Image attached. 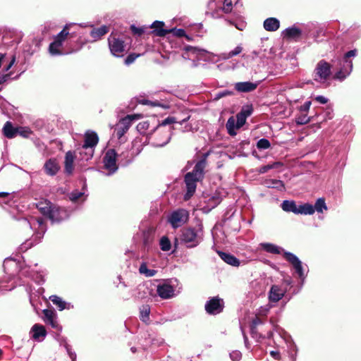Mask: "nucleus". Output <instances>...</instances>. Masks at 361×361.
Returning <instances> with one entry per match:
<instances>
[{
    "label": "nucleus",
    "instance_id": "f03ea898",
    "mask_svg": "<svg viewBox=\"0 0 361 361\" xmlns=\"http://www.w3.org/2000/svg\"><path fill=\"white\" fill-rule=\"evenodd\" d=\"M182 56L185 59L192 61L217 62L220 59L219 56L215 55L204 49L192 46L185 47Z\"/></svg>",
    "mask_w": 361,
    "mask_h": 361
},
{
    "label": "nucleus",
    "instance_id": "5701e85b",
    "mask_svg": "<svg viewBox=\"0 0 361 361\" xmlns=\"http://www.w3.org/2000/svg\"><path fill=\"white\" fill-rule=\"evenodd\" d=\"M99 141V137L94 132H87L85 135V141L82 145L92 147V149H94V147L97 145Z\"/></svg>",
    "mask_w": 361,
    "mask_h": 361
},
{
    "label": "nucleus",
    "instance_id": "338daca9",
    "mask_svg": "<svg viewBox=\"0 0 361 361\" xmlns=\"http://www.w3.org/2000/svg\"><path fill=\"white\" fill-rule=\"evenodd\" d=\"M11 73H7L4 74L1 76H0V84H4V82H6L8 80L11 78Z\"/></svg>",
    "mask_w": 361,
    "mask_h": 361
},
{
    "label": "nucleus",
    "instance_id": "9b49d317",
    "mask_svg": "<svg viewBox=\"0 0 361 361\" xmlns=\"http://www.w3.org/2000/svg\"><path fill=\"white\" fill-rule=\"evenodd\" d=\"M111 53L117 57L122 56L126 51V44L123 39L111 34L108 39Z\"/></svg>",
    "mask_w": 361,
    "mask_h": 361
},
{
    "label": "nucleus",
    "instance_id": "603ef678",
    "mask_svg": "<svg viewBox=\"0 0 361 361\" xmlns=\"http://www.w3.org/2000/svg\"><path fill=\"white\" fill-rule=\"evenodd\" d=\"M84 195H85L84 192L74 190L69 194L68 197H69L70 200L75 202L77 200H78L80 197H82Z\"/></svg>",
    "mask_w": 361,
    "mask_h": 361
},
{
    "label": "nucleus",
    "instance_id": "a211bd4d",
    "mask_svg": "<svg viewBox=\"0 0 361 361\" xmlns=\"http://www.w3.org/2000/svg\"><path fill=\"white\" fill-rule=\"evenodd\" d=\"M286 290L277 285L271 287L269 293V299L271 302L279 301L285 295Z\"/></svg>",
    "mask_w": 361,
    "mask_h": 361
},
{
    "label": "nucleus",
    "instance_id": "f704fd0d",
    "mask_svg": "<svg viewBox=\"0 0 361 361\" xmlns=\"http://www.w3.org/2000/svg\"><path fill=\"white\" fill-rule=\"evenodd\" d=\"M49 300L53 302L54 305L59 307V310L70 308V304H68V306H66L67 303L65 301H63L62 298L57 295H51L49 297Z\"/></svg>",
    "mask_w": 361,
    "mask_h": 361
},
{
    "label": "nucleus",
    "instance_id": "72a5a7b5",
    "mask_svg": "<svg viewBox=\"0 0 361 361\" xmlns=\"http://www.w3.org/2000/svg\"><path fill=\"white\" fill-rule=\"evenodd\" d=\"M3 133L8 138H13L17 134V130L13 128L10 121L6 122L3 128Z\"/></svg>",
    "mask_w": 361,
    "mask_h": 361
},
{
    "label": "nucleus",
    "instance_id": "bf43d9fd",
    "mask_svg": "<svg viewBox=\"0 0 361 361\" xmlns=\"http://www.w3.org/2000/svg\"><path fill=\"white\" fill-rule=\"evenodd\" d=\"M241 353L238 350H234L230 353V357L233 361H238L241 358Z\"/></svg>",
    "mask_w": 361,
    "mask_h": 361
},
{
    "label": "nucleus",
    "instance_id": "f257e3e1",
    "mask_svg": "<svg viewBox=\"0 0 361 361\" xmlns=\"http://www.w3.org/2000/svg\"><path fill=\"white\" fill-rule=\"evenodd\" d=\"M207 156V154H204V158L196 163L193 170L185 175L184 180L186 185V192L184 195L185 200H189L194 195L197 188V183L204 178Z\"/></svg>",
    "mask_w": 361,
    "mask_h": 361
},
{
    "label": "nucleus",
    "instance_id": "cd10ccee",
    "mask_svg": "<svg viewBox=\"0 0 361 361\" xmlns=\"http://www.w3.org/2000/svg\"><path fill=\"white\" fill-rule=\"evenodd\" d=\"M281 209L286 212H293L298 214V206L293 200H284L281 203Z\"/></svg>",
    "mask_w": 361,
    "mask_h": 361
},
{
    "label": "nucleus",
    "instance_id": "f8f14e48",
    "mask_svg": "<svg viewBox=\"0 0 361 361\" xmlns=\"http://www.w3.org/2000/svg\"><path fill=\"white\" fill-rule=\"evenodd\" d=\"M188 219V212L187 210L180 209L173 212L169 216V222L174 228L180 227Z\"/></svg>",
    "mask_w": 361,
    "mask_h": 361
},
{
    "label": "nucleus",
    "instance_id": "0eeeda50",
    "mask_svg": "<svg viewBox=\"0 0 361 361\" xmlns=\"http://www.w3.org/2000/svg\"><path fill=\"white\" fill-rule=\"evenodd\" d=\"M331 74V66L325 60H320L316 65L313 72V78L315 81L324 84Z\"/></svg>",
    "mask_w": 361,
    "mask_h": 361
},
{
    "label": "nucleus",
    "instance_id": "1a4fd4ad",
    "mask_svg": "<svg viewBox=\"0 0 361 361\" xmlns=\"http://www.w3.org/2000/svg\"><path fill=\"white\" fill-rule=\"evenodd\" d=\"M283 255L286 259L291 264L293 269H295V273L298 274V277L301 279L302 283L304 282L307 274L305 273V267H307V265H303L302 262L299 259V258L290 252H283Z\"/></svg>",
    "mask_w": 361,
    "mask_h": 361
},
{
    "label": "nucleus",
    "instance_id": "ddd939ff",
    "mask_svg": "<svg viewBox=\"0 0 361 361\" xmlns=\"http://www.w3.org/2000/svg\"><path fill=\"white\" fill-rule=\"evenodd\" d=\"M311 32H312V37L316 42H318L319 38L326 34L324 27L314 23H309L304 26V35L307 37Z\"/></svg>",
    "mask_w": 361,
    "mask_h": 361
},
{
    "label": "nucleus",
    "instance_id": "774afa93",
    "mask_svg": "<svg viewBox=\"0 0 361 361\" xmlns=\"http://www.w3.org/2000/svg\"><path fill=\"white\" fill-rule=\"evenodd\" d=\"M314 99L318 102L320 104H326L327 102H328V99L326 98L324 96H322V95H319V96H317Z\"/></svg>",
    "mask_w": 361,
    "mask_h": 361
},
{
    "label": "nucleus",
    "instance_id": "aec40b11",
    "mask_svg": "<svg viewBox=\"0 0 361 361\" xmlns=\"http://www.w3.org/2000/svg\"><path fill=\"white\" fill-rule=\"evenodd\" d=\"M217 253L219 256L221 257V259L226 264L233 267L240 266V260L238 258H236L234 255L222 251H217Z\"/></svg>",
    "mask_w": 361,
    "mask_h": 361
},
{
    "label": "nucleus",
    "instance_id": "473e14b6",
    "mask_svg": "<svg viewBox=\"0 0 361 361\" xmlns=\"http://www.w3.org/2000/svg\"><path fill=\"white\" fill-rule=\"evenodd\" d=\"M164 23L162 21H154L151 27L154 29V32L157 36H165L166 34L169 33V30L164 29Z\"/></svg>",
    "mask_w": 361,
    "mask_h": 361
},
{
    "label": "nucleus",
    "instance_id": "c85d7f7f",
    "mask_svg": "<svg viewBox=\"0 0 361 361\" xmlns=\"http://www.w3.org/2000/svg\"><path fill=\"white\" fill-rule=\"evenodd\" d=\"M262 249L267 252L272 254H281L283 250L279 246L269 243H262L259 244Z\"/></svg>",
    "mask_w": 361,
    "mask_h": 361
},
{
    "label": "nucleus",
    "instance_id": "a878e982",
    "mask_svg": "<svg viewBox=\"0 0 361 361\" xmlns=\"http://www.w3.org/2000/svg\"><path fill=\"white\" fill-rule=\"evenodd\" d=\"M280 22L276 18H268L264 21V28L267 31L274 32L279 28Z\"/></svg>",
    "mask_w": 361,
    "mask_h": 361
},
{
    "label": "nucleus",
    "instance_id": "de8ad7c7",
    "mask_svg": "<svg viewBox=\"0 0 361 361\" xmlns=\"http://www.w3.org/2000/svg\"><path fill=\"white\" fill-rule=\"evenodd\" d=\"M271 146L270 142L266 138H262L257 142V147L259 149H267Z\"/></svg>",
    "mask_w": 361,
    "mask_h": 361
},
{
    "label": "nucleus",
    "instance_id": "e433bc0d",
    "mask_svg": "<svg viewBox=\"0 0 361 361\" xmlns=\"http://www.w3.org/2000/svg\"><path fill=\"white\" fill-rule=\"evenodd\" d=\"M313 207L317 213H323L328 209L325 200L323 197L318 198Z\"/></svg>",
    "mask_w": 361,
    "mask_h": 361
},
{
    "label": "nucleus",
    "instance_id": "79ce46f5",
    "mask_svg": "<svg viewBox=\"0 0 361 361\" xmlns=\"http://www.w3.org/2000/svg\"><path fill=\"white\" fill-rule=\"evenodd\" d=\"M49 54L52 56L62 55L63 52L61 50V47H59L55 42H52L49 47Z\"/></svg>",
    "mask_w": 361,
    "mask_h": 361
},
{
    "label": "nucleus",
    "instance_id": "4be33fe9",
    "mask_svg": "<svg viewBox=\"0 0 361 361\" xmlns=\"http://www.w3.org/2000/svg\"><path fill=\"white\" fill-rule=\"evenodd\" d=\"M75 159V155L74 154L68 151L66 152L65 156V161H64V171L65 173L68 175H71L73 172V162Z\"/></svg>",
    "mask_w": 361,
    "mask_h": 361
},
{
    "label": "nucleus",
    "instance_id": "c756f323",
    "mask_svg": "<svg viewBox=\"0 0 361 361\" xmlns=\"http://www.w3.org/2000/svg\"><path fill=\"white\" fill-rule=\"evenodd\" d=\"M109 32V27L106 25H102L97 28H94L90 32V35L94 41L99 40L102 36Z\"/></svg>",
    "mask_w": 361,
    "mask_h": 361
},
{
    "label": "nucleus",
    "instance_id": "b1692460",
    "mask_svg": "<svg viewBox=\"0 0 361 361\" xmlns=\"http://www.w3.org/2000/svg\"><path fill=\"white\" fill-rule=\"evenodd\" d=\"M75 25L74 23L66 24L63 29L55 37L54 42H56L62 48L63 43L69 35L70 27Z\"/></svg>",
    "mask_w": 361,
    "mask_h": 361
},
{
    "label": "nucleus",
    "instance_id": "9d476101",
    "mask_svg": "<svg viewBox=\"0 0 361 361\" xmlns=\"http://www.w3.org/2000/svg\"><path fill=\"white\" fill-rule=\"evenodd\" d=\"M118 154L114 149H108L103 158L104 167L108 171V176L116 173L118 169L116 164Z\"/></svg>",
    "mask_w": 361,
    "mask_h": 361
},
{
    "label": "nucleus",
    "instance_id": "49530a36",
    "mask_svg": "<svg viewBox=\"0 0 361 361\" xmlns=\"http://www.w3.org/2000/svg\"><path fill=\"white\" fill-rule=\"evenodd\" d=\"M242 50L243 48L240 46H237L233 50L229 51L228 54H224L221 58L223 59H228L233 56L238 55L242 51Z\"/></svg>",
    "mask_w": 361,
    "mask_h": 361
},
{
    "label": "nucleus",
    "instance_id": "412c9836",
    "mask_svg": "<svg viewBox=\"0 0 361 361\" xmlns=\"http://www.w3.org/2000/svg\"><path fill=\"white\" fill-rule=\"evenodd\" d=\"M30 333L32 334V338L37 341H42L47 335L44 327L37 324L32 327Z\"/></svg>",
    "mask_w": 361,
    "mask_h": 361
},
{
    "label": "nucleus",
    "instance_id": "c9c22d12",
    "mask_svg": "<svg viewBox=\"0 0 361 361\" xmlns=\"http://www.w3.org/2000/svg\"><path fill=\"white\" fill-rule=\"evenodd\" d=\"M315 212L313 205L305 203L298 206V214L312 215Z\"/></svg>",
    "mask_w": 361,
    "mask_h": 361
},
{
    "label": "nucleus",
    "instance_id": "dca6fc26",
    "mask_svg": "<svg viewBox=\"0 0 361 361\" xmlns=\"http://www.w3.org/2000/svg\"><path fill=\"white\" fill-rule=\"evenodd\" d=\"M43 169L47 175L54 176L58 173L61 167L56 159H49L44 163Z\"/></svg>",
    "mask_w": 361,
    "mask_h": 361
},
{
    "label": "nucleus",
    "instance_id": "ea45409f",
    "mask_svg": "<svg viewBox=\"0 0 361 361\" xmlns=\"http://www.w3.org/2000/svg\"><path fill=\"white\" fill-rule=\"evenodd\" d=\"M117 157L119 164L122 166H127L131 162V159L129 157V152L128 149L122 152Z\"/></svg>",
    "mask_w": 361,
    "mask_h": 361
},
{
    "label": "nucleus",
    "instance_id": "0e129e2a",
    "mask_svg": "<svg viewBox=\"0 0 361 361\" xmlns=\"http://www.w3.org/2000/svg\"><path fill=\"white\" fill-rule=\"evenodd\" d=\"M252 109L250 107H246V108H243L240 112H239L240 114H243L245 116V117L247 118L248 116H250L252 114Z\"/></svg>",
    "mask_w": 361,
    "mask_h": 361
},
{
    "label": "nucleus",
    "instance_id": "37998d69",
    "mask_svg": "<svg viewBox=\"0 0 361 361\" xmlns=\"http://www.w3.org/2000/svg\"><path fill=\"white\" fill-rule=\"evenodd\" d=\"M160 248L162 251L167 252L171 248V243L169 238L166 236H162L159 241Z\"/></svg>",
    "mask_w": 361,
    "mask_h": 361
},
{
    "label": "nucleus",
    "instance_id": "6e6552de",
    "mask_svg": "<svg viewBox=\"0 0 361 361\" xmlns=\"http://www.w3.org/2000/svg\"><path fill=\"white\" fill-rule=\"evenodd\" d=\"M139 118L138 115H128L123 118L121 119L115 127L116 135L120 142L126 141L124 135L128 130L132 124V121Z\"/></svg>",
    "mask_w": 361,
    "mask_h": 361
},
{
    "label": "nucleus",
    "instance_id": "20e7f679",
    "mask_svg": "<svg viewBox=\"0 0 361 361\" xmlns=\"http://www.w3.org/2000/svg\"><path fill=\"white\" fill-rule=\"evenodd\" d=\"M189 118L190 116H188L185 118L183 119L180 122H178V123L182 124L183 123L187 121ZM175 123H178V121L176 120L174 117H168L165 118L164 121H162V122L160 124L157 125L156 128H153V129L151 130L152 132L157 129L161 134V139H156V140L153 142L152 145L154 146L164 147V145L169 142L171 137L172 129H163L162 128L166 126V125Z\"/></svg>",
    "mask_w": 361,
    "mask_h": 361
},
{
    "label": "nucleus",
    "instance_id": "a18cd8bd",
    "mask_svg": "<svg viewBox=\"0 0 361 361\" xmlns=\"http://www.w3.org/2000/svg\"><path fill=\"white\" fill-rule=\"evenodd\" d=\"M310 121V118L307 116L306 113H301L299 116L295 118V123L298 125H304Z\"/></svg>",
    "mask_w": 361,
    "mask_h": 361
},
{
    "label": "nucleus",
    "instance_id": "8fccbe9b",
    "mask_svg": "<svg viewBox=\"0 0 361 361\" xmlns=\"http://www.w3.org/2000/svg\"><path fill=\"white\" fill-rule=\"evenodd\" d=\"M3 267L4 269V271L7 272V269H8L9 267H17V263L12 258H6L4 262Z\"/></svg>",
    "mask_w": 361,
    "mask_h": 361
},
{
    "label": "nucleus",
    "instance_id": "393cba45",
    "mask_svg": "<svg viewBox=\"0 0 361 361\" xmlns=\"http://www.w3.org/2000/svg\"><path fill=\"white\" fill-rule=\"evenodd\" d=\"M34 221L33 222L27 221V220H23V224L25 225L30 226L31 228H36V225H37V229L38 233L41 234V233L43 234L45 232V226H44V222L43 219L42 218H35L32 219Z\"/></svg>",
    "mask_w": 361,
    "mask_h": 361
},
{
    "label": "nucleus",
    "instance_id": "c03bdc74",
    "mask_svg": "<svg viewBox=\"0 0 361 361\" xmlns=\"http://www.w3.org/2000/svg\"><path fill=\"white\" fill-rule=\"evenodd\" d=\"M149 128V121H143L137 125V130L140 134H146L147 130Z\"/></svg>",
    "mask_w": 361,
    "mask_h": 361
},
{
    "label": "nucleus",
    "instance_id": "e2e57ef3",
    "mask_svg": "<svg viewBox=\"0 0 361 361\" xmlns=\"http://www.w3.org/2000/svg\"><path fill=\"white\" fill-rule=\"evenodd\" d=\"M130 28L134 34H137L138 35H141L145 32V27H137L135 25H131Z\"/></svg>",
    "mask_w": 361,
    "mask_h": 361
},
{
    "label": "nucleus",
    "instance_id": "2eb2a0df",
    "mask_svg": "<svg viewBox=\"0 0 361 361\" xmlns=\"http://www.w3.org/2000/svg\"><path fill=\"white\" fill-rule=\"evenodd\" d=\"M158 295L162 299H169L174 296V288L168 282L159 283L157 287Z\"/></svg>",
    "mask_w": 361,
    "mask_h": 361
},
{
    "label": "nucleus",
    "instance_id": "864d4df0",
    "mask_svg": "<svg viewBox=\"0 0 361 361\" xmlns=\"http://www.w3.org/2000/svg\"><path fill=\"white\" fill-rule=\"evenodd\" d=\"M236 128H241L246 122L247 118L244 115L239 113L236 116Z\"/></svg>",
    "mask_w": 361,
    "mask_h": 361
},
{
    "label": "nucleus",
    "instance_id": "052dcab7",
    "mask_svg": "<svg viewBox=\"0 0 361 361\" xmlns=\"http://www.w3.org/2000/svg\"><path fill=\"white\" fill-rule=\"evenodd\" d=\"M312 102L310 101L305 102L302 106L300 107V111L301 113H306L310 110Z\"/></svg>",
    "mask_w": 361,
    "mask_h": 361
},
{
    "label": "nucleus",
    "instance_id": "58836bf2",
    "mask_svg": "<svg viewBox=\"0 0 361 361\" xmlns=\"http://www.w3.org/2000/svg\"><path fill=\"white\" fill-rule=\"evenodd\" d=\"M139 273L140 274L145 275L146 277H152L157 274V271L154 269H148L147 264L143 262L139 267Z\"/></svg>",
    "mask_w": 361,
    "mask_h": 361
},
{
    "label": "nucleus",
    "instance_id": "4d7b16f0",
    "mask_svg": "<svg viewBox=\"0 0 361 361\" xmlns=\"http://www.w3.org/2000/svg\"><path fill=\"white\" fill-rule=\"evenodd\" d=\"M65 348L71 360L76 361V353L71 350V346L68 344L66 343Z\"/></svg>",
    "mask_w": 361,
    "mask_h": 361
},
{
    "label": "nucleus",
    "instance_id": "4468645a",
    "mask_svg": "<svg viewBox=\"0 0 361 361\" xmlns=\"http://www.w3.org/2000/svg\"><path fill=\"white\" fill-rule=\"evenodd\" d=\"M224 308V302L217 297H214L208 300L205 304V310L209 314H216L222 312Z\"/></svg>",
    "mask_w": 361,
    "mask_h": 361
},
{
    "label": "nucleus",
    "instance_id": "3c124183",
    "mask_svg": "<svg viewBox=\"0 0 361 361\" xmlns=\"http://www.w3.org/2000/svg\"><path fill=\"white\" fill-rule=\"evenodd\" d=\"M140 103L142 104L150 105L152 106H161L164 109L168 108V105L162 104L158 101L153 102V101H150V100H147V99H142L140 102Z\"/></svg>",
    "mask_w": 361,
    "mask_h": 361
},
{
    "label": "nucleus",
    "instance_id": "f3484780",
    "mask_svg": "<svg viewBox=\"0 0 361 361\" xmlns=\"http://www.w3.org/2000/svg\"><path fill=\"white\" fill-rule=\"evenodd\" d=\"M282 33L284 37L298 41L304 34V29L301 30L296 26H292L284 30Z\"/></svg>",
    "mask_w": 361,
    "mask_h": 361
},
{
    "label": "nucleus",
    "instance_id": "13d9d810",
    "mask_svg": "<svg viewBox=\"0 0 361 361\" xmlns=\"http://www.w3.org/2000/svg\"><path fill=\"white\" fill-rule=\"evenodd\" d=\"M169 30V33L172 32L174 35H176L177 37H183L185 35V31L183 29L173 28V29H171Z\"/></svg>",
    "mask_w": 361,
    "mask_h": 361
},
{
    "label": "nucleus",
    "instance_id": "680f3d73",
    "mask_svg": "<svg viewBox=\"0 0 361 361\" xmlns=\"http://www.w3.org/2000/svg\"><path fill=\"white\" fill-rule=\"evenodd\" d=\"M262 323V322L259 317H256L255 319H253V320L252 322V326H251V332L252 334H255V329L256 326Z\"/></svg>",
    "mask_w": 361,
    "mask_h": 361
},
{
    "label": "nucleus",
    "instance_id": "7ed1b4c3",
    "mask_svg": "<svg viewBox=\"0 0 361 361\" xmlns=\"http://www.w3.org/2000/svg\"><path fill=\"white\" fill-rule=\"evenodd\" d=\"M203 236L202 226L199 225L195 228H187L182 230L180 239L188 248H193L200 244L203 240Z\"/></svg>",
    "mask_w": 361,
    "mask_h": 361
},
{
    "label": "nucleus",
    "instance_id": "2f4dec72",
    "mask_svg": "<svg viewBox=\"0 0 361 361\" xmlns=\"http://www.w3.org/2000/svg\"><path fill=\"white\" fill-rule=\"evenodd\" d=\"M266 187L268 188H275L278 190L283 191L285 190V185L282 180L276 179H269L264 182Z\"/></svg>",
    "mask_w": 361,
    "mask_h": 361
},
{
    "label": "nucleus",
    "instance_id": "09e8293b",
    "mask_svg": "<svg viewBox=\"0 0 361 361\" xmlns=\"http://www.w3.org/2000/svg\"><path fill=\"white\" fill-rule=\"evenodd\" d=\"M279 165H280L279 162H274V163H273L271 164H267V165H265V166H262L259 168L258 172L259 173H265L269 170L272 169H275V168H276Z\"/></svg>",
    "mask_w": 361,
    "mask_h": 361
},
{
    "label": "nucleus",
    "instance_id": "423d86ee",
    "mask_svg": "<svg viewBox=\"0 0 361 361\" xmlns=\"http://www.w3.org/2000/svg\"><path fill=\"white\" fill-rule=\"evenodd\" d=\"M37 207L43 214L48 216L52 222H60L68 216L65 209L53 207L49 202L45 203L40 202Z\"/></svg>",
    "mask_w": 361,
    "mask_h": 361
},
{
    "label": "nucleus",
    "instance_id": "5fc2aeb1",
    "mask_svg": "<svg viewBox=\"0 0 361 361\" xmlns=\"http://www.w3.org/2000/svg\"><path fill=\"white\" fill-rule=\"evenodd\" d=\"M232 6L233 4L231 0H224L222 10L224 13H228L232 10Z\"/></svg>",
    "mask_w": 361,
    "mask_h": 361
},
{
    "label": "nucleus",
    "instance_id": "6e6d98bb",
    "mask_svg": "<svg viewBox=\"0 0 361 361\" xmlns=\"http://www.w3.org/2000/svg\"><path fill=\"white\" fill-rule=\"evenodd\" d=\"M140 56V54H130L125 59V63L130 65L135 61V60Z\"/></svg>",
    "mask_w": 361,
    "mask_h": 361
},
{
    "label": "nucleus",
    "instance_id": "4c0bfd02",
    "mask_svg": "<svg viewBox=\"0 0 361 361\" xmlns=\"http://www.w3.org/2000/svg\"><path fill=\"white\" fill-rule=\"evenodd\" d=\"M150 307L148 305H142L140 309V319L147 323L149 320Z\"/></svg>",
    "mask_w": 361,
    "mask_h": 361
},
{
    "label": "nucleus",
    "instance_id": "7c9ffc66",
    "mask_svg": "<svg viewBox=\"0 0 361 361\" xmlns=\"http://www.w3.org/2000/svg\"><path fill=\"white\" fill-rule=\"evenodd\" d=\"M44 316V322L47 324L51 325L53 328L58 327V323L54 313L50 310H44L43 311Z\"/></svg>",
    "mask_w": 361,
    "mask_h": 361
},
{
    "label": "nucleus",
    "instance_id": "a19ab883",
    "mask_svg": "<svg viewBox=\"0 0 361 361\" xmlns=\"http://www.w3.org/2000/svg\"><path fill=\"white\" fill-rule=\"evenodd\" d=\"M226 128L228 130V133L231 135H235L236 134L235 129L236 128V121L233 118V117H231L228 118L226 123Z\"/></svg>",
    "mask_w": 361,
    "mask_h": 361
},
{
    "label": "nucleus",
    "instance_id": "69168bd1",
    "mask_svg": "<svg viewBox=\"0 0 361 361\" xmlns=\"http://www.w3.org/2000/svg\"><path fill=\"white\" fill-rule=\"evenodd\" d=\"M231 94V93L229 91L220 92L215 95L214 99H216V100L219 99L220 98L224 97L227 95H229Z\"/></svg>",
    "mask_w": 361,
    "mask_h": 361
},
{
    "label": "nucleus",
    "instance_id": "39448f33",
    "mask_svg": "<svg viewBox=\"0 0 361 361\" xmlns=\"http://www.w3.org/2000/svg\"><path fill=\"white\" fill-rule=\"evenodd\" d=\"M357 54L356 49L350 50L345 54L343 58L339 61L340 68L335 73L334 79L342 81L350 74L353 70V61L350 58L355 57Z\"/></svg>",
    "mask_w": 361,
    "mask_h": 361
},
{
    "label": "nucleus",
    "instance_id": "6ab92c4d",
    "mask_svg": "<svg viewBox=\"0 0 361 361\" xmlns=\"http://www.w3.org/2000/svg\"><path fill=\"white\" fill-rule=\"evenodd\" d=\"M258 82H239L235 84V90L239 92H250L254 91L258 86Z\"/></svg>",
    "mask_w": 361,
    "mask_h": 361
},
{
    "label": "nucleus",
    "instance_id": "bb28decb",
    "mask_svg": "<svg viewBox=\"0 0 361 361\" xmlns=\"http://www.w3.org/2000/svg\"><path fill=\"white\" fill-rule=\"evenodd\" d=\"M79 150V159L84 161H88L93 157L94 149L82 145Z\"/></svg>",
    "mask_w": 361,
    "mask_h": 361
}]
</instances>
